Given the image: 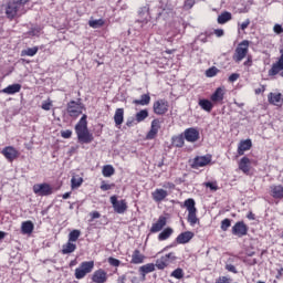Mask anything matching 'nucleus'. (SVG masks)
<instances>
[{
	"label": "nucleus",
	"mask_w": 283,
	"mask_h": 283,
	"mask_svg": "<svg viewBox=\"0 0 283 283\" xmlns=\"http://www.w3.org/2000/svg\"><path fill=\"white\" fill-rule=\"evenodd\" d=\"M75 134L78 143L82 145H90L94 140V135L87 128V115H83L78 123L75 125Z\"/></svg>",
	"instance_id": "f257e3e1"
},
{
	"label": "nucleus",
	"mask_w": 283,
	"mask_h": 283,
	"mask_svg": "<svg viewBox=\"0 0 283 283\" xmlns=\"http://www.w3.org/2000/svg\"><path fill=\"white\" fill-rule=\"evenodd\" d=\"M249 54V41L243 40L241 43L238 44L237 49L234 50V54L232 55V60L234 63H242L247 55Z\"/></svg>",
	"instance_id": "f03ea898"
},
{
	"label": "nucleus",
	"mask_w": 283,
	"mask_h": 283,
	"mask_svg": "<svg viewBox=\"0 0 283 283\" xmlns=\"http://www.w3.org/2000/svg\"><path fill=\"white\" fill-rule=\"evenodd\" d=\"M94 271V261H84L80 264V266L75 270L76 280H83L87 273H92Z\"/></svg>",
	"instance_id": "7ed1b4c3"
},
{
	"label": "nucleus",
	"mask_w": 283,
	"mask_h": 283,
	"mask_svg": "<svg viewBox=\"0 0 283 283\" xmlns=\"http://www.w3.org/2000/svg\"><path fill=\"white\" fill-rule=\"evenodd\" d=\"M66 112L71 118H78V116L83 114V105L75 101H71L67 104Z\"/></svg>",
	"instance_id": "20e7f679"
},
{
	"label": "nucleus",
	"mask_w": 283,
	"mask_h": 283,
	"mask_svg": "<svg viewBox=\"0 0 283 283\" xmlns=\"http://www.w3.org/2000/svg\"><path fill=\"white\" fill-rule=\"evenodd\" d=\"M111 205L113 206L115 213L123 214L127 211V201L125 199L118 200V197L112 196Z\"/></svg>",
	"instance_id": "39448f33"
},
{
	"label": "nucleus",
	"mask_w": 283,
	"mask_h": 283,
	"mask_svg": "<svg viewBox=\"0 0 283 283\" xmlns=\"http://www.w3.org/2000/svg\"><path fill=\"white\" fill-rule=\"evenodd\" d=\"M171 262H176V253L170 252L156 261V266L159 270L167 269L171 264Z\"/></svg>",
	"instance_id": "423d86ee"
},
{
	"label": "nucleus",
	"mask_w": 283,
	"mask_h": 283,
	"mask_svg": "<svg viewBox=\"0 0 283 283\" xmlns=\"http://www.w3.org/2000/svg\"><path fill=\"white\" fill-rule=\"evenodd\" d=\"M33 193L36 196H52L53 188L50 184H35L33 186Z\"/></svg>",
	"instance_id": "0eeeda50"
},
{
	"label": "nucleus",
	"mask_w": 283,
	"mask_h": 283,
	"mask_svg": "<svg viewBox=\"0 0 283 283\" xmlns=\"http://www.w3.org/2000/svg\"><path fill=\"white\" fill-rule=\"evenodd\" d=\"M184 138L187 143H198L200 140V130L196 127L187 128L184 132Z\"/></svg>",
	"instance_id": "6e6552de"
},
{
	"label": "nucleus",
	"mask_w": 283,
	"mask_h": 283,
	"mask_svg": "<svg viewBox=\"0 0 283 283\" xmlns=\"http://www.w3.org/2000/svg\"><path fill=\"white\" fill-rule=\"evenodd\" d=\"M249 233V226L244 221H239L232 227V235L244 238Z\"/></svg>",
	"instance_id": "1a4fd4ad"
},
{
	"label": "nucleus",
	"mask_w": 283,
	"mask_h": 283,
	"mask_svg": "<svg viewBox=\"0 0 283 283\" xmlns=\"http://www.w3.org/2000/svg\"><path fill=\"white\" fill-rule=\"evenodd\" d=\"M153 109L155 114L163 116V114H167V112H169V102L166 99H158L154 103Z\"/></svg>",
	"instance_id": "9d476101"
},
{
	"label": "nucleus",
	"mask_w": 283,
	"mask_h": 283,
	"mask_svg": "<svg viewBox=\"0 0 283 283\" xmlns=\"http://www.w3.org/2000/svg\"><path fill=\"white\" fill-rule=\"evenodd\" d=\"M19 2L14 0H10L6 6V15L8 19H14L19 14Z\"/></svg>",
	"instance_id": "9b49d317"
},
{
	"label": "nucleus",
	"mask_w": 283,
	"mask_h": 283,
	"mask_svg": "<svg viewBox=\"0 0 283 283\" xmlns=\"http://www.w3.org/2000/svg\"><path fill=\"white\" fill-rule=\"evenodd\" d=\"M1 154L2 156H4V158L8 159L9 163H13L14 160H17V158H19V150H17L12 146L4 147Z\"/></svg>",
	"instance_id": "f8f14e48"
},
{
	"label": "nucleus",
	"mask_w": 283,
	"mask_h": 283,
	"mask_svg": "<svg viewBox=\"0 0 283 283\" xmlns=\"http://www.w3.org/2000/svg\"><path fill=\"white\" fill-rule=\"evenodd\" d=\"M211 163V155L199 156L193 159L192 169H200V167H207Z\"/></svg>",
	"instance_id": "ddd939ff"
},
{
	"label": "nucleus",
	"mask_w": 283,
	"mask_h": 283,
	"mask_svg": "<svg viewBox=\"0 0 283 283\" xmlns=\"http://www.w3.org/2000/svg\"><path fill=\"white\" fill-rule=\"evenodd\" d=\"M92 281L95 282V283H105V282H107V272H105V270H103V269L96 270L93 273Z\"/></svg>",
	"instance_id": "4468645a"
},
{
	"label": "nucleus",
	"mask_w": 283,
	"mask_h": 283,
	"mask_svg": "<svg viewBox=\"0 0 283 283\" xmlns=\"http://www.w3.org/2000/svg\"><path fill=\"white\" fill-rule=\"evenodd\" d=\"M281 56L279 59V61L272 65V69L270 70V76H275L277 74H280V72H282L283 70V49L280 51Z\"/></svg>",
	"instance_id": "2eb2a0df"
},
{
	"label": "nucleus",
	"mask_w": 283,
	"mask_h": 283,
	"mask_svg": "<svg viewBox=\"0 0 283 283\" xmlns=\"http://www.w3.org/2000/svg\"><path fill=\"white\" fill-rule=\"evenodd\" d=\"M167 226V218L164 216L159 217L156 223H153L150 228V233H158L159 231H163V228Z\"/></svg>",
	"instance_id": "dca6fc26"
},
{
	"label": "nucleus",
	"mask_w": 283,
	"mask_h": 283,
	"mask_svg": "<svg viewBox=\"0 0 283 283\" xmlns=\"http://www.w3.org/2000/svg\"><path fill=\"white\" fill-rule=\"evenodd\" d=\"M158 129H160V120L158 119H154L151 122V128L150 130L148 132L146 138L148 140H154V138H156V136L158 135Z\"/></svg>",
	"instance_id": "f3484780"
},
{
	"label": "nucleus",
	"mask_w": 283,
	"mask_h": 283,
	"mask_svg": "<svg viewBox=\"0 0 283 283\" xmlns=\"http://www.w3.org/2000/svg\"><path fill=\"white\" fill-rule=\"evenodd\" d=\"M151 196L155 202H163V200L169 196V192L163 188H157L154 192H151Z\"/></svg>",
	"instance_id": "a211bd4d"
},
{
	"label": "nucleus",
	"mask_w": 283,
	"mask_h": 283,
	"mask_svg": "<svg viewBox=\"0 0 283 283\" xmlns=\"http://www.w3.org/2000/svg\"><path fill=\"white\" fill-rule=\"evenodd\" d=\"M156 271V265L154 263H147L139 268V273L142 275V282H145L146 275L148 273H154Z\"/></svg>",
	"instance_id": "6ab92c4d"
},
{
	"label": "nucleus",
	"mask_w": 283,
	"mask_h": 283,
	"mask_svg": "<svg viewBox=\"0 0 283 283\" xmlns=\"http://www.w3.org/2000/svg\"><path fill=\"white\" fill-rule=\"evenodd\" d=\"M192 239H193V232L186 231V232L180 233L177 237L176 242H177V244H187Z\"/></svg>",
	"instance_id": "aec40b11"
},
{
	"label": "nucleus",
	"mask_w": 283,
	"mask_h": 283,
	"mask_svg": "<svg viewBox=\"0 0 283 283\" xmlns=\"http://www.w3.org/2000/svg\"><path fill=\"white\" fill-rule=\"evenodd\" d=\"M270 196H272V198H275L276 200H282L283 199V186L282 185L271 186L270 187Z\"/></svg>",
	"instance_id": "412c9836"
},
{
	"label": "nucleus",
	"mask_w": 283,
	"mask_h": 283,
	"mask_svg": "<svg viewBox=\"0 0 283 283\" xmlns=\"http://www.w3.org/2000/svg\"><path fill=\"white\" fill-rule=\"evenodd\" d=\"M212 103H222L224 101V87H218L210 96Z\"/></svg>",
	"instance_id": "4be33fe9"
},
{
	"label": "nucleus",
	"mask_w": 283,
	"mask_h": 283,
	"mask_svg": "<svg viewBox=\"0 0 283 283\" xmlns=\"http://www.w3.org/2000/svg\"><path fill=\"white\" fill-rule=\"evenodd\" d=\"M252 145L251 139L241 140L238 146L239 156H244V151H249Z\"/></svg>",
	"instance_id": "5701e85b"
},
{
	"label": "nucleus",
	"mask_w": 283,
	"mask_h": 283,
	"mask_svg": "<svg viewBox=\"0 0 283 283\" xmlns=\"http://www.w3.org/2000/svg\"><path fill=\"white\" fill-rule=\"evenodd\" d=\"M239 169L243 171V174H249L251 171V159L249 157H243L239 161Z\"/></svg>",
	"instance_id": "b1692460"
},
{
	"label": "nucleus",
	"mask_w": 283,
	"mask_h": 283,
	"mask_svg": "<svg viewBox=\"0 0 283 283\" xmlns=\"http://www.w3.org/2000/svg\"><path fill=\"white\" fill-rule=\"evenodd\" d=\"M76 251V243L72 241H67L64 245H62L63 255H70V253H74Z\"/></svg>",
	"instance_id": "393cba45"
},
{
	"label": "nucleus",
	"mask_w": 283,
	"mask_h": 283,
	"mask_svg": "<svg viewBox=\"0 0 283 283\" xmlns=\"http://www.w3.org/2000/svg\"><path fill=\"white\" fill-rule=\"evenodd\" d=\"M19 92H21V84H11L2 90L3 94H9V95L19 94Z\"/></svg>",
	"instance_id": "a878e982"
},
{
	"label": "nucleus",
	"mask_w": 283,
	"mask_h": 283,
	"mask_svg": "<svg viewBox=\"0 0 283 283\" xmlns=\"http://www.w3.org/2000/svg\"><path fill=\"white\" fill-rule=\"evenodd\" d=\"M33 231H34V223H32V221L22 222L21 232L24 235H30V233H32Z\"/></svg>",
	"instance_id": "bb28decb"
},
{
	"label": "nucleus",
	"mask_w": 283,
	"mask_h": 283,
	"mask_svg": "<svg viewBox=\"0 0 283 283\" xmlns=\"http://www.w3.org/2000/svg\"><path fill=\"white\" fill-rule=\"evenodd\" d=\"M268 101L271 105H280L282 103V94L281 93H270L268 95Z\"/></svg>",
	"instance_id": "cd10ccee"
},
{
	"label": "nucleus",
	"mask_w": 283,
	"mask_h": 283,
	"mask_svg": "<svg viewBox=\"0 0 283 283\" xmlns=\"http://www.w3.org/2000/svg\"><path fill=\"white\" fill-rule=\"evenodd\" d=\"M145 255L140 253V250H135L132 255V264H143Z\"/></svg>",
	"instance_id": "c85d7f7f"
},
{
	"label": "nucleus",
	"mask_w": 283,
	"mask_h": 283,
	"mask_svg": "<svg viewBox=\"0 0 283 283\" xmlns=\"http://www.w3.org/2000/svg\"><path fill=\"white\" fill-rule=\"evenodd\" d=\"M124 116H125V109L117 108L114 115V120L116 126L123 125Z\"/></svg>",
	"instance_id": "c756f323"
},
{
	"label": "nucleus",
	"mask_w": 283,
	"mask_h": 283,
	"mask_svg": "<svg viewBox=\"0 0 283 283\" xmlns=\"http://www.w3.org/2000/svg\"><path fill=\"white\" fill-rule=\"evenodd\" d=\"M231 19H232L231 12L224 11L223 13H221V14L218 17L217 21H218V23H219L220 25H224V23H228V21H231Z\"/></svg>",
	"instance_id": "7c9ffc66"
},
{
	"label": "nucleus",
	"mask_w": 283,
	"mask_h": 283,
	"mask_svg": "<svg viewBox=\"0 0 283 283\" xmlns=\"http://www.w3.org/2000/svg\"><path fill=\"white\" fill-rule=\"evenodd\" d=\"M174 234V229L171 228H166L164 231H161L158 235V240L160 242L165 241V240H169V238H171V235Z\"/></svg>",
	"instance_id": "2f4dec72"
},
{
	"label": "nucleus",
	"mask_w": 283,
	"mask_h": 283,
	"mask_svg": "<svg viewBox=\"0 0 283 283\" xmlns=\"http://www.w3.org/2000/svg\"><path fill=\"white\" fill-rule=\"evenodd\" d=\"M102 174L104 178H112V176L116 174V170L114 169V166L106 165L103 167Z\"/></svg>",
	"instance_id": "473e14b6"
},
{
	"label": "nucleus",
	"mask_w": 283,
	"mask_h": 283,
	"mask_svg": "<svg viewBox=\"0 0 283 283\" xmlns=\"http://www.w3.org/2000/svg\"><path fill=\"white\" fill-rule=\"evenodd\" d=\"M134 105H149V103H151V97L149 96V94H144L142 95L140 99H135L133 101Z\"/></svg>",
	"instance_id": "72a5a7b5"
},
{
	"label": "nucleus",
	"mask_w": 283,
	"mask_h": 283,
	"mask_svg": "<svg viewBox=\"0 0 283 283\" xmlns=\"http://www.w3.org/2000/svg\"><path fill=\"white\" fill-rule=\"evenodd\" d=\"M184 207L187 209L188 213L198 211V209L196 208V200H193V199H187L184 202Z\"/></svg>",
	"instance_id": "f704fd0d"
},
{
	"label": "nucleus",
	"mask_w": 283,
	"mask_h": 283,
	"mask_svg": "<svg viewBox=\"0 0 283 283\" xmlns=\"http://www.w3.org/2000/svg\"><path fill=\"white\" fill-rule=\"evenodd\" d=\"M199 106L201 109H205V112H211L213 109V104L209 99H200Z\"/></svg>",
	"instance_id": "c9c22d12"
},
{
	"label": "nucleus",
	"mask_w": 283,
	"mask_h": 283,
	"mask_svg": "<svg viewBox=\"0 0 283 283\" xmlns=\"http://www.w3.org/2000/svg\"><path fill=\"white\" fill-rule=\"evenodd\" d=\"M197 213H198V211L188 212L187 220H188L190 227H196V224L199 222Z\"/></svg>",
	"instance_id": "e433bc0d"
},
{
	"label": "nucleus",
	"mask_w": 283,
	"mask_h": 283,
	"mask_svg": "<svg viewBox=\"0 0 283 283\" xmlns=\"http://www.w3.org/2000/svg\"><path fill=\"white\" fill-rule=\"evenodd\" d=\"M88 25H90V28H93L94 30H96V29L103 28L105 25V20H103V19L90 20Z\"/></svg>",
	"instance_id": "4c0bfd02"
},
{
	"label": "nucleus",
	"mask_w": 283,
	"mask_h": 283,
	"mask_svg": "<svg viewBox=\"0 0 283 283\" xmlns=\"http://www.w3.org/2000/svg\"><path fill=\"white\" fill-rule=\"evenodd\" d=\"M172 145L175 147H184L185 146V135H178L172 137Z\"/></svg>",
	"instance_id": "58836bf2"
},
{
	"label": "nucleus",
	"mask_w": 283,
	"mask_h": 283,
	"mask_svg": "<svg viewBox=\"0 0 283 283\" xmlns=\"http://www.w3.org/2000/svg\"><path fill=\"white\" fill-rule=\"evenodd\" d=\"M39 52V46L29 48L21 52V56H34Z\"/></svg>",
	"instance_id": "ea45409f"
},
{
	"label": "nucleus",
	"mask_w": 283,
	"mask_h": 283,
	"mask_svg": "<svg viewBox=\"0 0 283 283\" xmlns=\"http://www.w3.org/2000/svg\"><path fill=\"white\" fill-rule=\"evenodd\" d=\"M148 116L149 112L147 109H142L136 114L135 119L137 123H143V120H145V118H147Z\"/></svg>",
	"instance_id": "a19ab883"
},
{
	"label": "nucleus",
	"mask_w": 283,
	"mask_h": 283,
	"mask_svg": "<svg viewBox=\"0 0 283 283\" xmlns=\"http://www.w3.org/2000/svg\"><path fill=\"white\" fill-rule=\"evenodd\" d=\"M81 238V230H73L69 233V242H76Z\"/></svg>",
	"instance_id": "79ce46f5"
},
{
	"label": "nucleus",
	"mask_w": 283,
	"mask_h": 283,
	"mask_svg": "<svg viewBox=\"0 0 283 283\" xmlns=\"http://www.w3.org/2000/svg\"><path fill=\"white\" fill-rule=\"evenodd\" d=\"M81 185H83V178H81V177H73L71 179V187H72V189H76V188L81 187Z\"/></svg>",
	"instance_id": "37998d69"
},
{
	"label": "nucleus",
	"mask_w": 283,
	"mask_h": 283,
	"mask_svg": "<svg viewBox=\"0 0 283 283\" xmlns=\"http://www.w3.org/2000/svg\"><path fill=\"white\" fill-rule=\"evenodd\" d=\"M218 72H220V71L218 70V67L212 66V67H210V69H208V70L206 71V76H207L208 78H213V76H216V75L218 74Z\"/></svg>",
	"instance_id": "c03bdc74"
},
{
	"label": "nucleus",
	"mask_w": 283,
	"mask_h": 283,
	"mask_svg": "<svg viewBox=\"0 0 283 283\" xmlns=\"http://www.w3.org/2000/svg\"><path fill=\"white\" fill-rule=\"evenodd\" d=\"M171 277H176V280H182V277H185V272H182V269L178 268L172 271Z\"/></svg>",
	"instance_id": "a18cd8bd"
},
{
	"label": "nucleus",
	"mask_w": 283,
	"mask_h": 283,
	"mask_svg": "<svg viewBox=\"0 0 283 283\" xmlns=\"http://www.w3.org/2000/svg\"><path fill=\"white\" fill-rule=\"evenodd\" d=\"M230 227H231V219H223L221 221V230L222 231H229Z\"/></svg>",
	"instance_id": "49530a36"
},
{
	"label": "nucleus",
	"mask_w": 283,
	"mask_h": 283,
	"mask_svg": "<svg viewBox=\"0 0 283 283\" xmlns=\"http://www.w3.org/2000/svg\"><path fill=\"white\" fill-rule=\"evenodd\" d=\"M205 187L210 189V191H218V182L216 181H208L205 184Z\"/></svg>",
	"instance_id": "de8ad7c7"
},
{
	"label": "nucleus",
	"mask_w": 283,
	"mask_h": 283,
	"mask_svg": "<svg viewBox=\"0 0 283 283\" xmlns=\"http://www.w3.org/2000/svg\"><path fill=\"white\" fill-rule=\"evenodd\" d=\"M42 109H44V112H50V109H52V101L48 99V101L43 102Z\"/></svg>",
	"instance_id": "09e8293b"
},
{
	"label": "nucleus",
	"mask_w": 283,
	"mask_h": 283,
	"mask_svg": "<svg viewBox=\"0 0 283 283\" xmlns=\"http://www.w3.org/2000/svg\"><path fill=\"white\" fill-rule=\"evenodd\" d=\"M108 263L111 266H120V261L118 259L108 258Z\"/></svg>",
	"instance_id": "8fccbe9b"
},
{
	"label": "nucleus",
	"mask_w": 283,
	"mask_h": 283,
	"mask_svg": "<svg viewBox=\"0 0 283 283\" xmlns=\"http://www.w3.org/2000/svg\"><path fill=\"white\" fill-rule=\"evenodd\" d=\"M214 283H231V279L227 276H219Z\"/></svg>",
	"instance_id": "3c124183"
},
{
	"label": "nucleus",
	"mask_w": 283,
	"mask_h": 283,
	"mask_svg": "<svg viewBox=\"0 0 283 283\" xmlns=\"http://www.w3.org/2000/svg\"><path fill=\"white\" fill-rule=\"evenodd\" d=\"M61 136L62 138H72V130L70 129L61 130Z\"/></svg>",
	"instance_id": "603ef678"
},
{
	"label": "nucleus",
	"mask_w": 283,
	"mask_h": 283,
	"mask_svg": "<svg viewBox=\"0 0 283 283\" xmlns=\"http://www.w3.org/2000/svg\"><path fill=\"white\" fill-rule=\"evenodd\" d=\"M196 6V0H186L185 1V8H188V10H191Z\"/></svg>",
	"instance_id": "864d4df0"
},
{
	"label": "nucleus",
	"mask_w": 283,
	"mask_h": 283,
	"mask_svg": "<svg viewBox=\"0 0 283 283\" xmlns=\"http://www.w3.org/2000/svg\"><path fill=\"white\" fill-rule=\"evenodd\" d=\"M240 78V74L238 73H232L230 76H229V82L230 83H235V81H238Z\"/></svg>",
	"instance_id": "5fc2aeb1"
},
{
	"label": "nucleus",
	"mask_w": 283,
	"mask_h": 283,
	"mask_svg": "<svg viewBox=\"0 0 283 283\" xmlns=\"http://www.w3.org/2000/svg\"><path fill=\"white\" fill-rule=\"evenodd\" d=\"M251 25V20L247 19L244 22L240 24V30H247Z\"/></svg>",
	"instance_id": "6e6d98bb"
},
{
	"label": "nucleus",
	"mask_w": 283,
	"mask_h": 283,
	"mask_svg": "<svg viewBox=\"0 0 283 283\" xmlns=\"http://www.w3.org/2000/svg\"><path fill=\"white\" fill-rule=\"evenodd\" d=\"M40 32H41V29H40V28H33V29H31V30L29 31V34H30L31 36H36V35H39Z\"/></svg>",
	"instance_id": "4d7b16f0"
},
{
	"label": "nucleus",
	"mask_w": 283,
	"mask_h": 283,
	"mask_svg": "<svg viewBox=\"0 0 283 283\" xmlns=\"http://www.w3.org/2000/svg\"><path fill=\"white\" fill-rule=\"evenodd\" d=\"M227 271H229L230 273H238V270L235 269V265L233 264H227L226 265Z\"/></svg>",
	"instance_id": "13d9d810"
},
{
	"label": "nucleus",
	"mask_w": 283,
	"mask_h": 283,
	"mask_svg": "<svg viewBox=\"0 0 283 283\" xmlns=\"http://www.w3.org/2000/svg\"><path fill=\"white\" fill-rule=\"evenodd\" d=\"M275 34H282L283 33V28L280 24H275L273 28Z\"/></svg>",
	"instance_id": "bf43d9fd"
},
{
	"label": "nucleus",
	"mask_w": 283,
	"mask_h": 283,
	"mask_svg": "<svg viewBox=\"0 0 283 283\" xmlns=\"http://www.w3.org/2000/svg\"><path fill=\"white\" fill-rule=\"evenodd\" d=\"M112 187H114V185H109V184H102L101 185L102 191H109V189H112Z\"/></svg>",
	"instance_id": "052dcab7"
},
{
	"label": "nucleus",
	"mask_w": 283,
	"mask_h": 283,
	"mask_svg": "<svg viewBox=\"0 0 283 283\" xmlns=\"http://www.w3.org/2000/svg\"><path fill=\"white\" fill-rule=\"evenodd\" d=\"M214 34H216V36H218V38L224 36V30H222V29H217V30H214Z\"/></svg>",
	"instance_id": "680f3d73"
},
{
	"label": "nucleus",
	"mask_w": 283,
	"mask_h": 283,
	"mask_svg": "<svg viewBox=\"0 0 283 283\" xmlns=\"http://www.w3.org/2000/svg\"><path fill=\"white\" fill-rule=\"evenodd\" d=\"M243 65H245L247 67H251V65H253V60L251 59V56H248V60L243 63Z\"/></svg>",
	"instance_id": "e2e57ef3"
},
{
	"label": "nucleus",
	"mask_w": 283,
	"mask_h": 283,
	"mask_svg": "<svg viewBox=\"0 0 283 283\" xmlns=\"http://www.w3.org/2000/svg\"><path fill=\"white\" fill-rule=\"evenodd\" d=\"M91 217L93 218V220H96L98 218H101V213L98 211L92 212Z\"/></svg>",
	"instance_id": "0e129e2a"
},
{
	"label": "nucleus",
	"mask_w": 283,
	"mask_h": 283,
	"mask_svg": "<svg viewBox=\"0 0 283 283\" xmlns=\"http://www.w3.org/2000/svg\"><path fill=\"white\" fill-rule=\"evenodd\" d=\"M28 1H30V0H18V1H15L17 3H18V6H25V3H28Z\"/></svg>",
	"instance_id": "69168bd1"
},
{
	"label": "nucleus",
	"mask_w": 283,
	"mask_h": 283,
	"mask_svg": "<svg viewBox=\"0 0 283 283\" xmlns=\"http://www.w3.org/2000/svg\"><path fill=\"white\" fill-rule=\"evenodd\" d=\"M72 196V192H65L62 198L63 200H67V198H70Z\"/></svg>",
	"instance_id": "338daca9"
},
{
	"label": "nucleus",
	"mask_w": 283,
	"mask_h": 283,
	"mask_svg": "<svg viewBox=\"0 0 283 283\" xmlns=\"http://www.w3.org/2000/svg\"><path fill=\"white\" fill-rule=\"evenodd\" d=\"M264 86H261L260 88L255 90V94H262V92H264Z\"/></svg>",
	"instance_id": "774afa93"
}]
</instances>
